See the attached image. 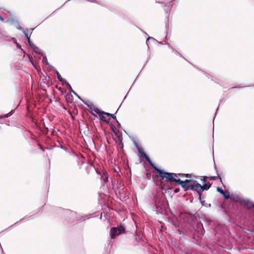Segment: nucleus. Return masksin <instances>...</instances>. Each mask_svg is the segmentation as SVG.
<instances>
[{"label":"nucleus","mask_w":254,"mask_h":254,"mask_svg":"<svg viewBox=\"0 0 254 254\" xmlns=\"http://www.w3.org/2000/svg\"><path fill=\"white\" fill-rule=\"evenodd\" d=\"M125 229L123 226L113 227L111 229L110 235L112 239H114L116 236L124 233Z\"/></svg>","instance_id":"nucleus-3"},{"label":"nucleus","mask_w":254,"mask_h":254,"mask_svg":"<svg viewBox=\"0 0 254 254\" xmlns=\"http://www.w3.org/2000/svg\"><path fill=\"white\" fill-rule=\"evenodd\" d=\"M66 86H67V87L68 88L69 90L70 91V92L72 93L73 94H74L76 96H77L79 99H80V97L76 93V92H75L72 89L71 86L70 85V84L68 83V82H66L65 83H64Z\"/></svg>","instance_id":"nucleus-9"},{"label":"nucleus","mask_w":254,"mask_h":254,"mask_svg":"<svg viewBox=\"0 0 254 254\" xmlns=\"http://www.w3.org/2000/svg\"><path fill=\"white\" fill-rule=\"evenodd\" d=\"M0 20L2 21H4V19L1 16H0Z\"/></svg>","instance_id":"nucleus-20"},{"label":"nucleus","mask_w":254,"mask_h":254,"mask_svg":"<svg viewBox=\"0 0 254 254\" xmlns=\"http://www.w3.org/2000/svg\"><path fill=\"white\" fill-rule=\"evenodd\" d=\"M105 115L112 117V118H113L114 120H115L118 123V124H119L118 121L117 120L116 117L114 114H110L108 113H105Z\"/></svg>","instance_id":"nucleus-12"},{"label":"nucleus","mask_w":254,"mask_h":254,"mask_svg":"<svg viewBox=\"0 0 254 254\" xmlns=\"http://www.w3.org/2000/svg\"><path fill=\"white\" fill-rule=\"evenodd\" d=\"M217 191L219 192H220L221 194H222L223 193H224V190L220 188L219 187H218L217 188Z\"/></svg>","instance_id":"nucleus-14"},{"label":"nucleus","mask_w":254,"mask_h":254,"mask_svg":"<svg viewBox=\"0 0 254 254\" xmlns=\"http://www.w3.org/2000/svg\"><path fill=\"white\" fill-rule=\"evenodd\" d=\"M201 180L203 182V185H201V188L202 189V191L204 190H208L210 188V187H211L210 184L209 182L206 183L204 177H202V178L201 179Z\"/></svg>","instance_id":"nucleus-6"},{"label":"nucleus","mask_w":254,"mask_h":254,"mask_svg":"<svg viewBox=\"0 0 254 254\" xmlns=\"http://www.w3.org/2000/svg\"><path fill=\"white\" fill-rule=\"evenodd\" d=\"M252 207L254 208V203H253Z\"/></svg>","instance_id":"nucleus-22"},{"label":"nucleus","mask_w":254,"mask_h":254,"mask_svg":"<svg viewBox=\"0 0 254 254\" xmlns=\"http://www.w3.org/2000/svg\"><path fill=\"white\" fill-rule=\"evenodd\" d=\"M188 188L190 190L197 191L199 194V199H201V192H202V189L200 184L197 183L196 181H192Z\"/></svg>","instance_id":"nucleus-2"},{"label":"nucleus","mask_w":254,"mask_h":254,"mask_svg":"<svg viewBox=\"0 0 254 254\" xmlns=\"http://www.w3.org/2000/svg\"><path fill=\"white\" fill-rule=\"evenodd\" d=\"M23 33L27 40H28V38H30V36H28V34L26 33L25 30H23Z\"/></svg>","instance_id":"nucleus-15"},{"label":"nucleus","mask_w":254,"mask_h":254,"mask_svg":"<svg viewBox=\"0 0 254 254\" xmlns=\"http://www.w3.org/2000/svg\"><path fill=\"white\" fill-rule=\"evenodd\" d=\"M151 167L159 174V177L162 180L166 179L169 181H174V180L175 179V177L177 176L176 174L167 173L163 170L159 169L154 163Z\"/></svg>","instance_id":"nucleus-1"},{"label":"nucleus","mask_w":254,"mask_h":254,"mask_svg":"<svg viewBox=\"0 0 254 254\" xmlns=\"http://www.w3.org/2000/svg\"><path fill=\"white\" fill-rule=\"evenodd\" d=\"M94 111L95 112H96L97 114L100 115L101 119L103 121H105L104 119V117L102 116L103 115H105V113L106 112L100 111L98 108H95L94 109Z\"/></svg>","instance_id":"nucleus-7"},{"label":"nucleus","mask_w":254,"mask_h":254,"mask_svg":"<svg viewBox=\"0 0 254 254\" xmlns=\"http://www.w3.org/2000/svg\"><path fill=\"white\" fill-rule=\"evenodd\" d=\"M174 182H175L177 183L178 184L181 185L183 188H184L186 190H189V187L190 184V183L192 182V180H186L185 181H183L181 180L178 179H174Z\"/></svg>","instance_id":"nucleus-5"},{"label":"nucleus","mask_w":254,"mask_h":254,"mask_svg":"<svg viewBox=\"0 0 254 254\" xmlns=\"http://www.w3.org/2000/svg\"><path fill=\"white\" fill-rule=\"evenodd\" d=\"M150 40H154V38H151V37H149V38H148V39H147V40H146V43H147V44L148 43V42H149V41Z\"/></svg>","instance_id":"nucleus-16"},{"label":"nucleus","mask_w":254,"mask_h":254,"mask_svg":"<svg viewBox=\"0 0 254 254\" xmlns=\"http://www.w3.org/2000/svg\"><path fill=\"white\" fill-rule=\"evenodd\" d=\"M17 28L19 30H21L22 29V27L20 26H18L17 27Z\"/></svg>","instance_id":"nucleus-19"},{"label":"nucleus","mask_w":254,"mask_h":254,"mask_svg":"<svg viewBox=\"0 0 254 254\" xmlns=\"http://www.w3.org/2000/svg\"><path fill=\"white\" fill-rule=\"evenodd\" d=\"M249 202V200H247L246 201V202H245V203H246L247 205H248Z\"/></svg>","instance_id":"nucleus-21"},{"label":"nucleus","mask_w":254,"mask_h":254,"mask_svg":"<svg viewBox=\"0 0 254 254\" xmlns=\"http://www.w3.org/2000/svg\"><path fill=\"white\" fill-rule=\"evenodd\" d=\"M222 194L223 195L225 199L231 198L228 191H224V193H223Z\"/></svg>","instance_id":"nucleus-10"},{"label":"nucleus","mask_w":254,"mask_h":254,"mask_svg":"<svg viewBox=\"0 0 254 254\" xmlns=\"http://www.w3.org/2000/svg\"><path fill=\"white\" fill-rule=\"evenodd\" d=\"M56 73L57 76V78L60 81L62 82L63 84H64L67 82L65 79L62 77L60 73L57 70L56 71Z\"/></svg>","instance_id":"nucleus-8"},{"label":"nucleus","mask_w":254,"mask_h":254,"mask_svg":"<svg viewBox=\"0 0 254 254\" xmlns=\"http://www.w3.org/2000/svg\"><path fill=\"white\" fill-rule=\"evenodd\" d=\"M88 1L91 2H98V1L96 0H87Z\"/></svg>","instance_id":"nucleus-17"},{"label":"nucleus","mask_w":254,"mask_h":254,"mask_svg":"<svg viewBox=\"0 0 254 254\" xmlns=\"http://www.w3.org/2000/svg\"><path fill=\"white\" fill-rule=\"evenodd\" d=\"M175 53H176V54H178V52H177V51H175Z\"/></svg>","instance_id":"nucleus-23"},{"label":"nucleus","mask_w":254,"mask_h":254,"mask_svg":"<svg viewBox=\"0 0 254 254\" xmlns=\"http://www.w3.org/2000/svg\"><path fill=\"white\" fill-rule=\"evenodd\" d=\"M32 30H33V29H31V33H32Z\"/></svg>","instance_id":"nucleus-24"},{"label":"nucleus","mask_w":254,"mask_h":254,"mask_svg":"<svg viewBox=\"0 0 254 254\" xmlns=\"http://www.w3.org/2000/svg\"><path fill=\"white\" fill-rule=\"evenodd\" d=\"M42 62L43 64H44L48 66V67H50V64L48 62V60L47 59V57L46 56H44L42 59Z\"/></svg>","instance_id":"nucleus-11"},{"label":"nucleus","mask_w":254,"mask_h":254,"mask_svg":"<svg viewBox=\"0 0 254 254\" xmlns=\"http://www.w3.org/2000/svg\"><path fill=\"white\" fill-rule=\"evenodd\" d=\"M27 41H28V43L29 45H30V46L34 49V50L35 52H37L38 51H37L36 49L38 50V48H34L35 46L33 44V43L30 41V38H28Z\"/></svg>","instance_id":"nucleus-13"},{"label":"nucleus","mask_w":254,"mask_h":254,"mask_svg":"<svg viewBox=\"0 0 254 254\" xmlns=\"http://www.w3.org/2000/svg\"><path fill=\"white\" fill-rule=\"evenodd\" d=\"M11 115V114H10V113H8V114H7L5 116V117H8L9 116H10V115Z\"/></svg>","instance_id":"nucleus-18"},{"label":"nucleus","mask_w":254,"mask_h":254,"mask_svg":"<svg viewBox=\"0 0 254 254\" xmlns=\"http://www.w3.org/2000/svg\"><path fill=\"white\" fill-rule=\"evenodd\" d=\"M134 145L141 155L145 159L151 166H153V163L151 161L149 157L146 154L143 148L139 147L136 142H134Z\"/></svg>","instance_id":"nucleus-4"}]
</instances>
